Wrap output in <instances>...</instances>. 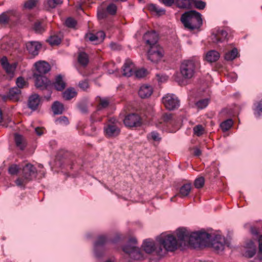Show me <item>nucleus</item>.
Returning <instances> with one entry per match:
<instances>
[{
  "label": "nucleus",
  "mask_w": 262,
  "mask_h": 262,
  "mask_svg": "<svg viewBox=\"0 0 262 262\" xmlns=\"http://www.w3.org/2000/svg\"><path fill=\"white\" fill-rule=\"evenodd\" d=\"M142 246L144 251L148 254L156 252L157 254H160L162 250L161 247L157 248L154 241L149 238L144 240Z\"/></svg>",
  "instance_id": "12"
},
{
  "label": "nucleus",
  "mask_w": 262,
  "mask_h": 262,
  "mask_svg": "<svg viewBox=\"0 0 262 262\" xmlns=\"http://www.w3.org/2000/svg\"><path fill=\"white\" fill-rule=\"evenodd\" d=\"M52 111L55 115L61 114L63 111V105L58 101H55L52 106Z\"/></svg>",
  "instance_id": "30"
},
{
  "label": "nucleus",
  "mask_w": 262,
  "mask_h": 262,
  "mask_svg": "<svg viewBox=\"0 0 262 262\" xmlns=\"http://www.w3.org/2000/svg\"><path fill=\"white\" fill-rule=\"evenodd\" d=\"M258 251L257 253V257L259 260H262V235L258 237Z\"/></svg>",
  "instance_id": "45"
},
{
  "label": "nucleus",
  "mask_w": 262,
  "mask_h": 262,
  "mask_svg": "<svg viewBox=\"0 0 262 262\" xmlns=\"http://www.w3.org/2000/svg\"><path fill=\"white\" fill-rule=\"evenodd\" d=\"M188 231L185 228H179L177 230V235L179 240L183 242L184 245H186V239L188 238Z\"/></svg>",
  "instance_id": "26"
},
{
  "label": "nucleus",
  "mask_w": 262,
  "mask_h": 262,
  "mask_svg": "<svg viewBox=\"0 0 262 262\" xmlns=\"http://www.w3.org/2000/svg\"><path fill=\"white\" fill-rule=\"evenodd\" d=\"M194 4L196 8L201 10L204 9L206 6V3L202 1H195Z\"/></svg>",
  "instance_id": "53"
},
{
  "label": "nucleus",
  "mask_w": 262,
  "mask_h": 262,
  "mask_svg": "<svg viewBox=\"0 0 262 262\" xmlns=\"http://www.w3.org/2000/svg\"><path fill=\"white\" fill-rule=\"evenodd\" d=\"M97 16L99 19H103L106 17V12L102 8H101L98 10Z\"/></svg>",
  "instance_id": "54"
},
{
  "label": "nucleus",
  "mask_w": 262,
  "mask_h": 262,
  "mask_svg": "<svg viewBox=\"0 0 262 262\" xmlns=\"http://www.w3.org/2000/svg\"><path fill=\"white\" fill-rule=\"evenodd\" d=\"M97 101L98 102L97 107V111L106 108L110 104L109 100L107 98L98 97Z\"/></svg>",
  "instance_id": "29"
},
{
  "label": "nucleus",
  "mask_w": 262,
  "mask_h": 262,
  "mask_svg": "<svg viewBox=\"0 0 262 262\" xmlns=\"http://www.w3.org/2000/svg\"><path fill=\"white\" fill-rule=\"evenodd\" d=\"M89 61L88 55L83 52H79L78 56V61L79 63L83 66H86Z\"/></svg>",
  "instance_id": "31"
},
{
  "label": "nucleus",
  "mask_w": 262,
  "mask_h": 262,
  "mask_svg": "<svg viewBox=\"0 0 262 262\" xmlns=\"http://www.w3.org/2000/svg\"><path fill=\"white\" fill-rule=\"evenodd\" d=\"M40 103V98L38 95L34 94L30 96L28 105L29 108L33 111L36 110Z\"/></svg>",
  "instance_id": "22"
},
{
  "label": "nucleus",
  "mask_w": 262,
  "mask_h": 262,
  "mask_svg": "<svg viewBox=\"0 0 262 262\" xmlns=\"http://www.w3.org/2000/svg\"><path fill=\"white\" fill-rule=\"evenodd\" d=\"M156 240L167 251H174L177 248V240L172 235L163 233L156 238Z\"/></svg>",
  "instance_id": "4"
},
{
  "label": "nucleus",
  "mask_w": 262,
  "mask_h": 262,
  "mask_svg": "<svg viewBox=\"0 0 262 262\" xmlns=\"http://www.w3.org/2000/svg\"><path fill=\"white\" fill-rule=\"evenodd\" d=\"M22 177L18 178L15 181L16 185L20 187H25L28 182L31 181L36 173V168L31 163H26L21 166Z\"/></svg>",
  "instance_id": "2"
},
{
  "label": "nucleus",
  "mask_w": 262,
  "mask_h": 262,
  "mask_svg": "<svg viewBox=\"0 0 262 262\" xmlns=\"http://www.w3.org/2000/svg\"><path fill=\"white\" fill-rule=\"evenodd\" d=\"M210 243H211V247L215 250L217 252H220L224 250L226 244V240L225 237L223 236L220 235H217L212 241H211L210 238V242L207 245Z\"/></svg>",
  "instance_id": "13"
},
{
  "label": "nucleus",
  "mask_w": 262,
  "mask_h": 262,
  "mask_svg": "<svg viewBox=\"0 0 262 262\" xmlns=\"http://www.w3.org/2000/svg\"><path fill=\"white\" fill-rule=\"evenodd\" d=\"M149 9L150 11L155 12L158 15H162L165 13L164 9L159 8L157 5L153 4H150L149 6Z\"/></svg>",
  "instance_id": "37"
},
{
  "label": "nucleus",
  "mask_w": 262,
  "mask_h": 262,
  "mask_svg": "<svg viewBox=\"0 0 262 262\" xmlns=\"http://www.w3.org/2000/svg\"><path fill=\"white\" fill-rule=\"evenodd\" d=\"M217 34L219 36V37L221 38V42H222L227 38L228 35L227 32L223 30L218 31Z\"/></svg>",
  "instance_id": "55"
},
{
  "label": "nucleus",
  "mask_w": 262,
  "mask_h": 262,
  "mask_svg": "<svg viewBox=\"0 0 262 262\" xmlns=\"http://www.w3.org/2000/svg\"><path fill=\"white\" fill-rule=\"evenodd\" d=\"M193 132L194 134L200 136L204 133V128L201 125H198L194 127Z\"/></svg>",
  "instance_id": "46"
},
{
  "label": "nucleus",
  "mask_w": 262,
  "mask_h": 262,
  "mask_svg": "<svg viewBox=\"0 0 262 262\" xmlns=\"http://www.w3.org/2000/svg\"><path fill=\"white\" fill-rule=\"evenodd\" d=\"M162 102L165 107L169 110H173L179 106L178 98L172 94H167L163 97Z\"/></svg>",
  "instance_id": "9"
},
{
  "label": "nucleus",
  "mask_w": 262,
  "mask_h": 262,
  "mask_svg": "<svg viewBox=\"0 0 262 262\" xmlns=\"http://www.w3.org/2000/svg\"><path fill=\"white\" fill-rule=\"evenodd\" d=\"M152 92L153 90L151 86L144 84L140 86L138 94L141 98H146L149 97Z\"/></svg>",
  "instance_id": "21"
},
{
  "label": "nucleus",
  "mask_w": 262,
  "mask_h": 262,
  "mask_svg": "<svg viewBox=\"0 0 262 262\" xmlns=\"http://www.w3.org/2000/svg\"><path fill=\"white\" fill-rule=\"evenodd\" d=\"M125 125L128 127H139L142 124L140 117L136 114H130L125 116L123 120Z\"/></svg>",
  "instance_id": "10"
},
{
  "label": "nucleus",
  "mask_w": 262,
  "mask_h": 262,
  "mask_svg": "<svg viewBox=\"0 0 262 262\" xmlns=\"http://www.w3.org/2000/svg\"><path fill=\"white\" fill-rule=\"evenodd\" d=\"M220 57V53L215 50H211L208 52L206 55V59L209 62H213L217 61Z\"/></svg>",
  "instance_id": "24"
},
{
  "label": "nucleus",
  "mask_w": 262,
  "mask_h": 262,
  "mask_svg": "<svg viewBox=\"0 0 262 262\" xmlns=\"http://www.w3.org/2000/svg\"><path fill=\"white\" fill-rule=\"evenodd\" d=\"M118 124V121L114 118L109 120L107 124L104 128L105 135L107 137H115L120 134V130Z\"/></svg>",
  "instance_id": "7"
},
{
  "label": "nucleus",
  "mask_w": 262,
  "mask_h": 262,
  "mask_svg": "<svg viewBox=\"0 0 262 262\" xmlns=\"http://www.w3.org/2000/svg\"><path fill=\"white\" fill-rule=\"evenodd\" d=\"M37 0H28L24 3V7L26 9H31L36 5Z\"/></svg>",
  "instance_id": "43"
},
{
  "label": "nucleus",
  "mask_w": 262,
  "mask_h": 262,
  "mask_svg": "<svg viewBox=\"0 0 262 262\" xmlns=\"http://www.w3.org/2000/svg\"><path fill=\"white\" fill-rule=\"evenodd\" d=\"M136 243L137 239L135 238H130L128 243L123 247V251L132 259L140 260L143 258V253L139 247L136 245Z\"/></svg>",
  "instance_id": "5"
},
{
  "label": "nucleus",
  "mask_w": 262,
  "mask_h": 262,
  "mask_svg": "<svg viewBox=\"0 0 262 262\" xmlns=\"http://www.w3.org/2000/svg\"><path fill=\"white\" fill-rule=\"evenodd\" d=\"M45 130L43 127H37L35 128V132L38 136H42L45 133Z\"/></svg>",
  "instance_id": "59"
},
{
  "label": "nucleus",
  "mask_w": 262,
  "mask_h": 262,
  "mask_svg": "<svg viewBox=\"0 0 262 262\" xmlns=\"http://www.w3.org/2000/svg\"><path fill=\"white\" fill-rule=\"evenodd\" d=\"M20 169H21V167H19L16 164H12L9 167L8 172L11 175H16Z\"/></svg>",
  "instance_id": "38"
},
{
  "label": "nucleus",
  "mask_w": 262,
  "mask_h": 262,
  "mask_svg": "<svg viewBox=\"0 0 262 262\" xmlns=\"http://www.w3.org/2000/svg\"><path fill=\"white\" fill-rule=\"evenodd\" d=\"M78 108L82 113H86L88 112L87 106L85 104H79L78 105Z\"/></svg>",
  "instance_id": "61"
},
{
  "label": "nucleus",
  "mask_w": 262,
  "mask_h": 262,
  "mask_svg": "<svg viewBox=\"0 0 262 262\" xmlns=\"http://www.w3.org/2000/svg\"><path fill=\"white\" fill-rule=\"evenodd\" d=\"M204 183V178L203 177H199L195 179L194 182V185L195 188H201L203 187Z\"/></svg>",
  "instance_id": "42"
},
{
  "label": "nucleus",
  "mask_w": 262,
  "mask_h": 262,
  "mask_svg": "<svg viewBox=\"0 0 262 262\" xmlns=\"http://www.w3.org/2000/svg\"><path fill=\"white\" fill-rule=\"evenodd\" d=\"M135 70V66L130 59H126L122 67L123 75L126 77L131 76Z\"/></svg>",
  "instance_id": "18"
},
{
  "label": "nucleus",
  "mask_w": 262,
  "mask_h": 262,
  "mask_svg": "<svg viewBox=\"0 0 262 262\" xmlns=\"http://www.w3.org/2000/svg\"><path fill=\"white\" fill-rule=\"evenodd\" d=\"M0 63L3 68L5 70L7 74H13L14 73L16 68V63L10 64L8 62L7 58L6 56H4L1 59Z\"/></svg>",
  "instance_id": "15"
},
{
  "label": "nucleus",
  "mask_w": 262,
  "mask_h": 262,
  "mask_svg": "<svg viewBox=\"0 0 262 262\" xmlns=\"http://www.w3.org/2000/svg\"><path fill=\"white\" fill-rule=\"evenodd\" d=\"M198 63L196 61L188 60L181 65L180 73L185 79H190L193 77Z\"/></svg>",
  "instance_id": "6"
},
{
  "label": "nucleus",
  "mask_w": 262,
  "mask_h": 262,
  "mask_svg": "<svg viewBox=\"0 0 262 262\" xmlns=\"http://www.w3.org/2000/svg\"><path fill=\"white\" fill-rule=\"evenodd\" d=\"M15 141L17 147L20 149L23 150L26 146L25 140L24 138L17 134L15 135Z\"/></svg>",
  "instance_id": "28"
},
{
  "label": "nucleus",
  "mask_w": 262,
  "mask_h": 262,
  "mask_svg": "<svg viewBox=\"0 0 262 262\" xmlns=\"http://www.w3.org/2000/svg\"><path fill=\"white\" fill-rule=\"evenodd\" d=\"M262 114V100L259 102L255 110V114L259 116Z\"/></svg>",
  "instance_id": "57"
},
{
  "label": "nucleus",
  "mask_w": 262,
  "mask_h": 262,
  "mask_svg": "<svg viewBox=\"0 0 262 262\" xmlns=\"http://www.w3.org/2000/svg\"><path fill=\"white\" fill-rule=\"evenodd\" d=\"M116 10L117 7L114 4H110L106 8L107 12L111 15H114L116 12Z\"/></svg>",
  "instance_id": "48"
},
{
  "label": "nucleus",
  "mask_w": 262,
  "mask_h": 262,
  "mask_svg": "<svg viewBox=\"0 0 262 262\" xmlns=\"http://www.w3.org/2000/svg\"><path fill=\"white\" fill-rule=\"evenodd\" d=\"M247 247L249 249L247 250L245 252V256L249 258L252 257L256 252L255 246L254 243L251 241H249V242L247 244Z\"/></svg>",
  "instance_id": "27"
},
{
  "label": "nucleus",
  "mask_w": 262,
  "mask_h": 262,
  "mask_svg": "<svg viewBox=\"0 0 262 262\" xmlns=\"http://www.w3.org/2000/svg\"><path fill=\"white\" fill-rule=\"evenodd\" d=\"M208 101V99L200 100L196 103V105L198 108L203 109L207 106Z\"/></svg>",
  "instance_id": "44"
},
{
  "label": "nucleus",
  "mask_w": 262,
  "mask_h": 262,
  "mask_svg": "<svg viewBox=\"0 0 262 262\" xmlns=\"http://www.w3.org/2000/svg\"><path fill=\"white\" fill-rule=\"evenodd\" d=\"M86 38L92 42H95L96 43H98V37L96 34L92 33L88 34L86 35Z\"/></svg>",
  "instance_id": "49"
},
{
  "label": "nucleus",
  "mask_w": 262,
  "mask_h": 262,
  "mask_svg": "<svg viewBox=\"0 0 262 262\" xmlns=\"http://www.w3.org/2000/svg\"><path fill=\"white\" fill-rule=\"evenodd\" d=\"M163 53V50L160 47H151L147 53L148 59L153 63H157L162 59Z\"/></svg>",
  "instance_id": "8"
},
{
  "label": "nucleus",
  "mask_w": 262,
  "mask_h": 262,
  "mask_svg": "<svg viewBox=\"0 0 262 262\" xmlns=\"http://www.w3.org/2000/svg\"><path fill=\"white\" fill-rule=\"evenodd\" d=\"M66 25L69 28H74L76 25V21L72 18H68L66 20Z\"/></svg>",
  "instance_id": "50"
},
{
  "label": "nucleus",
  "mask_w": 262,
  "mask_h": 262,
  "mask_svg": "<svg viewBox=\"0 0 262 262\" xmlns=\"http://www.w3.org/2000/svg\"><path fill=\"white\" fill-rule=\"evenodd\" d=\"M79 86L83 90H86L89 87V83L88 81L84 80L80 81L79 83Z\"/></svg>",
  "instance_id": "58"
},
{
  "label": "nucleus",
  "mask_w": 262,
  "mask_h": 262,
  "mask_svg": "<svg viewBox=\"0 0 262 262\" xmlns=\"http://www.w3.org/2000/svg\"><path fill=\"white\" fill-rule=\"evenodd\" d=\"M77 94L74 89H68L63 93V97L64 99L69 100L74 98Z\"/></svg>",
  "instance_id": "32"
},
{
  "label": "nucleus",
  "mask_w": 262,
  "mask_h": 262,
  "mask_svg": "<svg viewBox=\"0 0 262 262\" xmlns=\"http://www.w3.org/2000/svg\"><path fill=\"white\" fill-rule=\"evenodd\" d=\"M34 77L35 78V86L37 89L44 90L52 84L51 81L44 75L34 73Z\"/></svg>",
  "instance_id": "11"
},
{
  "label": "nucleus",
  "mask_w": 262,
  "mask_h": 262,
  "mask_svg": "<svg viewBox=\"0 0 262 262\" xmlns=\"http://www.w3.org/2000/svg\"><path fill=\"white\" fill-rule=\"evenodd\" d=\"M20 90L17 87H14L10 89L7 95L3 96L2 99L5 101L10 100L13 101H17L20 98Z\"/></svg>",
  "instance_id": "14"
},
{
  "label": "nucleus",
  "mask_w": 262,
  "mask_h": 262,
  "mask_svg": "<svg viewBox=\"0 0 262 262\" xmlns=\"http://www.w3.org/2000/svg\"><path fill=\"white\" fill-rule=\"evenodd\" d=\"M177 5L181 8H189L191 6L190 0H177Z\"/></svg>",
  "instance_id": "36"
},
{
  "label": "nucleus",
  "mask_w": 262,
  "mask_h": 262,
  "mask_svg": "<svg viewBox=\"0 0 262 262\" xmlns=\"http://www.w3.org/2000/svg\"><path fill=\"white\" fill-rule=\"evenodd\" d=\"M181 20L185 28L190 31L198 29L202 24L201 14L194 10L183 13Z\"/></svg>",
  "instance_id": "1"
},
{
  "label": "nucleus",
  "mask_w": 262,
  "mask_h": 262,
  "mask_svg": "<svg viewBox=\"0 0 262 262\" xmlns=\"http://www.w3.org/2000/svg\"><path fill=\"white\" fill-rule=\"evenodd\" d=\"M53 85L57 91L63 90L66 86V82L63 81L61 75L56 76L55 81L53 83Z\"/></svg>",
  "instance_id": "23"
},
{
  "label": "nucleus",
  "mask_w": 262,
  "mask_h": 262,
  "mask_svg": "<svg viewBox=\"0 0 262 262\" xmlns=\"http://www.w3.org/2000/svg\"><path fill=\"white\" fill-rule=\"evenodd\" d=\"M211 39L213 42L219 43L221 42V38L219 37L218 34H213L211 35Z\"/></svg>",
  "instance_id": "60"
},
{
  "label": "nucleus",
  "mask_w": 262,
  "mask_h": 262,
  "mask_svg": "<svg viewBox=\"0 0 262 262\" xmlns=\"http://www.w3.org/2000/svg\"><path fill=\"white\" fill-rule=\"evenodd\" d=\"M188 238L186 239V245H204L207 246L210 242L211 235L205 232H195L188 233Z\"/></svg>",
  "instance_id": "3"
},
{
  "label": "nucleus",
  "mask_w": 262,
  "mask_h": 262,
  "mask_svg": "<svg viewBox=\"0 0 262 262\" xmlns=\"http://www.w3.org/2000/svg\"><path fill=\"white\" fill-rule=\"evenodd\" d=\"M144 40L146 43L151 47L157 46L156 45L157 42L158 40V36L157 33L153 31L152 32H148L146 33L143 37Z\"/></svg>",
  "instance_id": "16"
},
{
  "label": "nucleus",
  "mask_w": 262,
  "mask_h": 262,
  "mask_svg": "<svg viewBox=\"0 0 262 262\" xmlns=\"http://www.w3.org/2000/svg\"><path fill=\"white\" fill-rule=\"evenodd\" d=\"M55 122L57 124L64 125L68 124L69 122L67 117L65 116L59 117L56 120Z\"/></svg>",
  "instance_id": "51"
},
{
  "label": "nucleus",
  "mask_w": 262,
  "mask_h": 262,
  "mask_svg": "<svg viewBox=\"0 0 262 262\" xmlns=\"http://www.w3.org/2000/svg\"><path fill=\"white\" fill-rule=\"evenodd\" d=\"M26 48L30 54L36 56L38 54L41 45L37 41H29L26 43Z\"/></svg>",
  "instance_id": "19"
},
{
  "label": "nucleus",
  "mask_w": 262,
  "mask_h": 262,
  "mask_svg": "<svg viewBox=\"0 0 262 262\" xmlns=\"http://www.w3.org/2000/svg\"><path fill=\"white\" fill-rule=\"evenodd\" d=\"M191 189L192 186L190 184H184L180 187L179 193L175 196L171 198V201H173V199L176 196H178L181 198L187 196L190 193Z\"/></svg>",
  "instance_id": "20"
},
{
  "label": "nucleus",
  "mask_w": 262,
  "mask_h": 262,
  "mask_svg": "<svg viewBox=\"0 0 262 262\" xmlns=\"http://www.w3.org/2000/svg\"><path fill=\"white\" fill-rule=\"evenodd\" d=\"M48 41L51 45L55 46L59 44L61 40L57 36H52L48 39Z\"/></svg>",
  "instance_id": "41"
},
{
  "label": "nucleus",
  "mask_w": 262,
  "mask_h": 262,
  "mask_svg": "<svg viewBox=\"0 0 262 262\" xmlns=\"http://www.w3.org/2000/svg\"><path fill=\"white\" fill-rule=\"evenodd\" d=\"M62 3V0H46L45 6L48 8H54Z\"/></svg>",
  "instance_id": "34"
},
{
  "label": "nucleus",
  "mask_w": 262,
  "mask_h": 262,
  "mask_svg": "<svg viewBox=\"0 0 262 262\" xmlns=\"http://www.w3.org/2000/svg\"><path fill=\"white\" fill-rule=\"evenodd\" d=\"M36 72L34 73H38L45 75L51 70L50 64L45 61H39L35 63Z\"/></svg>",
  "instance_id": "17"
},
{
  "label": "nucleus",
  "mask_w": 262,
  "mask_h": 262,
  "mask_svg": "<svg viewBox=\"0 0 262 262\" xmlns=\"http://www.w3.org/2000/svg\"><path fill=\"white\" fill-rule=\"evenodd\" d=\"M134 73H135L136 77L141 78L145 76L147 72L144 69H140L137 70H135V69Z\"/></svg>",
  "instance_id": "40"
},
{
  "label": "nucleus",
  "mask_w": 262,
  "mask_h": 262,
  "mask_svg": "<svg viewBox=\"0 0 262 262\" xmlns=\"http://www.w3.org/2000/svg\"><path fill=\"white\" fill-rule=\"evenodd\" d=\"M34 30L36 33H40L44 31V27L40 21H37L34 23Z\"/></svg>",
  "instance_id": "39"
},
{
  "label": "nucleus",
  "mask_w": 262,
  "mask_h": 262,
  "mask_svg": "<svg viewBox=\"0 0 262 262\" xmlns=\"http://www.w3.org/2000/svg\"><path fill=\"white\" fill-rule=\"evenodd\" d=\"M106 238L104 235L100 236L98 237L97 241L95 243L94 248H95V254L97 257H100L102 255V253L98 254L97 252V249L103 245H104L106 243Z\"/></svg>",
  "instance_id": "25"
},
{
  "label": "nucleus",
  "mask_w": 262,
  "mask_h": 262,
  "mask_svg": "<svg viewBox=\"0 0 262 262\" xmlns=\"http://www.w3.org/2000/svg\"><path fill=\"white\" fill-rule=\"evenodd\" d=\"M233 124V122L232 120L230 119L223 122L221 124L220 127L223 132H226L231 127Z\"/></svg>",
  "instance_id": "35"
},
{
  "label": "nucleus",
  "mask_w": 262,
  "mask_h": 262,
  "mask_svg": "<svg viewBox=\"0 0 262 262\" xmlns=\"http://www.w3.org/2000/svg\"><path fill=\"white\" fill-rule=\"evenodd\" d=\"M9 17L7 13H3L0 15V23L4 24L8 21Z\"/></svg>",
  "instance_id": "56"
},
{
  "label": "nucleus",
  "mask_w": 262,
  "mask_h": 262,
  "mask_svg": "<svg viewBox=\"0 0 262 262\" xmlns=\"http://www.w3.org/2000/svg\"><path fill=\"white\" fill-rule=\"evenodd\" d=\"M16 83L17 86V88L20 89L25 87V85L26 84V82L25 81L24 78L22 77H19L17 78Z\"/></svg>",
  "instance_id": "47"
},
{
  "label": "nucleus",
  "mask_w": 262,
  "mask_h": 262,
  "mask_svg": "<svg viewBox=\"0 0 262 262\" xmlns=\"http://www.w3.org/2000/svg\"><path fill=\"white\" fill-rule=\"evenodd\" d=\"M150 137L151 139L155 141H159L160 140L161 138L160 137L159 133L156 132H152L148 136V138Z\"/></svg>",
  "instance_id": "52"
},
{
  "label": "nucleus",
  "mask_w": 262,
  "mask_h": 262,
  "mask_svg": "<svg viewBox=\"0 0 262 262\" xmlns=\"http://www.w3.org/2000/svg\"><path fill=\"white\" fill-rule=\"evenodd\" d=\"M237 50L236 48H234L230 51L225 53V59L228 61L232 60L237 57Z\"/></svg>",
  "instance_id": "33"
},
{
  "label": "nucleus",
  "mask_w": 262,
  "mask_h": 262,
  "mask_svg": "<svg viewBox=\"0 0 262 262\" xmlns=\"http://www.w3.org/2000/svg\"><path fill=\"white\" fill-rule=\"evenodd\" d=\"M97 36L98 37V42L102 41L105 37V33L103 31H99L96 34Z\"/></svg>",
  "instance_id": "62"
},
{
  "label": "nucleus",
  "mask_w": 262,
  "mask_h": 262,
  "mask_svg": "<svg viewBox=\"0 0 262 262\" xmlns=\"http://www.w3.org/2000/svg\"><path fill=\"white\" fill-rule=\"evenodd\" d=\"M163 121L165 122H168L172 119L171 114H165L163 116Z\"/></svg>",
  "instance_id": "63"
},
{
  "label": "nucleus",
  "mask_w": 262,
  "mask_h": 262,
  "mask_svg": "<svg viewBox=\"0 0 262 262\" xmlns=\"http://www.w3.org/2000/svg\"><path fill=\"white\" fill-rule=\"evenodd\" d=\"M162 2L166 6H171L174 2V0H162Z\"/></svg>",
  "instance_id": "64"
}]
</instances>
